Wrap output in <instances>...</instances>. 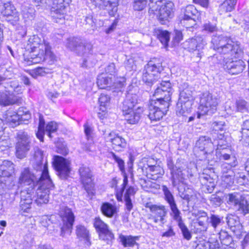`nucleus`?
I'll return each instance as SVG.
<instances>
[{
  "instance_id": "nucleus-7",
  "label": "nucleus",
  "mask_w": 249,
  "mask_h": 249,
  "mask_svg": "<svg viewBox=\"0 0 249 249\" xmlns=\"http://www.w3.org/2000/svg\"><path fill=\"white\" fill-rule=\"evenodd\" d=\"M66 46L78 55L86 57L91 54L92 51L91 43L74 37L67 39Z\"/></svg>"
},
{
  "instance_id": "nucleus-14",
  "label": "nucleus",
  "mask_w": 249,
  "mask_h": 249,
  "mask_svg": "<svg viewBox=\"0 0 249 249\" xmlns=\"http://www.w3.org/2000/svg\"><path fill=\"white\" fill-rule=\"evenodd\" d=\"M23 107H20L18 113L11 109L7 110L3 115L4 121L12 127H15L19 124L20 122L23 119L28 120L30 118V114L28 111H26L24 115L25 117H23V114H20V112L23 111ZM3 122V120L1 119ZM3 127L4 128V124L3 123ZM4 129H3V131Z\"/></svg>"
},
{
  "instance_id": "nucleus-42",
  "label": "nucleus",
  "mask_w": 249,
  "mask_h": 249,
  "mask_svg": "<svg viewBox=\"0 0 249 249\" xmlns=\"http://www.w3.org/2000/svg\"><path fill=\"white\" fill-rule=\"evenodd\" d=\"M191 101L193 103L192 91L189 88H186L182 90L179 95L178 99V105H180V103H184Z\"/></svg>"
},
{
  "instance_id": "nucleus-43",
  "label": "nucleus",
  "mask_w": 249,
  "mask_h": 249,
  "mask_svg": "<svg viewBox=\"0 0 249 249\" xmlns=\"http://www.w3.org/2000/svg\"><path fill=\"white\" fill-rule=\"evenodd\" d=\"M155 33L161 43L166 47L168 45L170 38L169 32L160 29H157Z\"/></svg>"
},
{
  "instance_id": "nucleus-24",
  "label": "nucleus",
  "mask_w": 249,
  "mask_h": 249,
  "mask_svg": "<svg viewBox=\"0 0 249 249\" xmlns=\"http://www.w3.org/2000/svg\"><path fill=\"white\" fill-rule=\"evenodd\" d=\"M23 102L22 98L19 95H16L13 92L5 91L0 92V105L7 106L13 104L19 105Z\"/></svg>"
},
{
  "instance_id": "nucleus-39",
  "label": "nucleus",
  "mask_w": 249,
  "mask_h": 249,
  "mask_svg": "<svg viewBox=\"0 0 249 249\" xmlns=\"http://www.w3.org/2000/svg\"><path fill=\"white\" fill-rule=\"evenodd\" d=\"M180 103L179 105L178 102L177 103V112L178 115L186 116L191 112L193 103L191 101Z\"/></svg>"
},
{
  "instance_id": "nucleus-45",
  "label": "nucleus",
  "mask_w": 249,
  "mask_h": 249,
  "mask_svg": "<svg viewBox=\"0 0 249 249\" xmlns=\"http://www.w3.org/2000/svg\"><path fill=\"white\" fill-rule=\"evenodd\" d=\"M236 0H225L220 5L219 10L222 13L231 12L234 8Z\"/></svg>"
},
{
  "instance_id": "nucleus-11",
  "label": "nucleus",
  "mask_w": 249,
  "mask_h": 249,
  "mask_svg": "<svg viewBox=\"0 0 249 249\" xmlns=\"http://www.w3.org/2000/svg\"><path fill=\"white\" fill-rule=\"evenodd\" d=\"M27 47L31 51L45 49L47 57L49 56L52 60L55 59V55L52 52L49 43L44 39H41L37 35H33L29 37L28 40Z\"/></svg>"
},
{
  "instance_id": "nucleus-10",
  "label": "nucleus",
  "mask_w": 249,
  "mask_h": 249,
  "mask_svg": "<svg viewBox=\"0 0 249 249\" xmlns=\"http://www.w3.org/2000/svg\"><path fill=\"white\" fill-rule=\"evenodd\" d=\"M16 155L19 159L23 158L30 149L31 139L27 132L20 130L16 135Z\"/></svg>"
},
{
  "instance_id": "nucleus-23",
  "label": "nucleus",
  "mask_w": 249,
  "mask_h": 249,
  "mask_svg": "<svg viewBox=\"0 0 249 249\" xmlns=\"http://www.w3.org/2000/svg\"><path fill=\"white\" fill-rule=\"evenodd\" d=\"M227 223L231 231L238 238H241L245 233L243 231V227L239 217L231 214H228L226 217Z\"/></svg>"
},
{
  "instance_id": "nucleus-28",
  "label": "nucleus",
  "mask_w": 249,
  "mask_h": 249,
  "mask_svg": "<svg viewBox=\"0 0 249 249\" xmlns=\"http://www.w3.org/2000/svg\"><path fill=\"white\" fill-rule=\"evenodd\" d=\"M221 159L225 160H231V162H225L222 164V172L224 174L229 173L233 174V172L232 170V169L235 167L238 164V161L236 157L233 155L224 153L221 154Z\"/></svg>"
},
{
  "instance_id": "nucleus-41",
  "label": "nucleus",
  "mask_w": 249,
  "mask_h": 249,
  "mask_svg": "<svg viewBox=\"0 0 249 249\" xmlns=\"http://www.w3.org/2000/svg\"><path fill=\"white\" fill-rule=\"evenodd\" d=\"M102 213L107 217H111L116 213V208L111 204L106 202L101 206Z\"/></svg>"
},
{
  "instance_id": "nucleus-40",
  "label": "nucleus",
  "mask_w": 249,
  "mask_h": 249,
  "mask_svg": "<svg viewBox=\"0 0 249 249\" xmlns=\"http://www.w3.org/2000/svg\"><path fill=\"white\" fill-rule=\"evenodd\" d=\"M94 3L96 6H98L100 9H104L105 7H110L113 6L112 11L116 12L117 8L115 3L111 0H91Z\"/></svg>"
},
{
  "instance_id": "nucleus-54",
  "label": "nucleus",
  "mask_w": 249,
  "mask_h": 249,
  "mask_svg": "<svg viewBox=\"0 0 249 249\" xmlns=\"http://www.w3.org/2000/svg\"><path fill=\"white\" fill-rule=\"evenodd\" d=\"M216 245L211 244L209 242H207L204 240L199 241L196 246L195 249H218V246L215 248H213V246Z\"/></svg>"
},
{
  "instance_id": "nucleus-55",
  "label": "nucleus",
  "mask_w": 249,
  "mask_h": 249,
  "mask_svg": "<svg viewBox=\"0 0 249 249\" xmlns=\"http://www.w3.org/2000/svg\"><path fill=\"white\" fill-rule=\"evenodd\" d=\"M146 0H134L133 9L136 11H142L146 7Z\"/></svg>"
},
{
  "instance_id": "nucleus-58",
  "label": "nucleus",
  "mask_w": 249,
  "mask_h": 249,
  "mask_svg": "<svg viewBox=\"0 0 249 249\" xmlns=\"http://www.w3.org/2000/svg\"><path fill=\"white\" fill-rule=\"evenodd\" d=\"M223 200H224V196L223 198H222L216 194L212 195L210 197L211 203L214 205L215 206H219L223 203Z\"/></svg>"
},
{
  "instance_id": "nucleus-33",
  "label": "nucleus",
  "mask_w": 249,
  "mask_h": 249,
  "mask_svg": "<svg viewBox=\"0 0 249 249\" xmlns=\"http://www.w3.org/2000/svg\"><path fill=\"white\" fill-rule=\"evenodd\" d=\"M14 171V164L10 161L5 160L0 164V177H9Z\"/></svg>"
},
{
  "instance_id": "nucleus-27",
  "label": "nucleus",
  "mask_w": 249,
  "mask_h": 249,
  "mask_svg": "<svg viewBox=\"0 0 249 249\" xmlns=\"http://www.w3.org/2000/svg\"><path fill=\"white\" fill-rule=\"evenodd\" d=\"M187 48L190 52L197 51L198 57H200L201 52L207 44L206 41L201 36H196L186 41Z\"/></svg>"
},
{
  "instance_id": "nucleus-52",
  "label": "nucleus",
  "mask_w": 249,
  "mask_h": 249,
  "mask_svg": "<svg viewBox=\"0 0 249 249\" xmlns=\"http://www.w3.org/2000/svg\"><path fill=\"white\" fill-rule=\"evenodd\" d=\"M58 129V124L55 122L48 123L45 127V132L50 138H52V134L55 132Z\"/></svg>"
},
{
  "instance_id": "nucleus-5",
  "label": "nucleus",
  "mask_w": 249,
  "mask_h": 249,
  "mask_svg": "<svg viewBox=\"0 0 249 249\" xmlns=\"http://www.w3.org/2000/svg\"><path fill=\"white\" fill-rule=\"evenodd\" d=\"M218 105V100L216 96L208 92L203 93L200 96L197 118L213 114L216 112Z\"/></svg>"
},
{
  "instance_id": "nucleus-16",
  "label": "nucleus",
  "mask_w": 249,
  "mask_h": 249,
  "mask_svg": "<svg viewBox=\"0 0 249 249\" xmlns=\"http://www.w3.org/2000/svg\"><path fill=\"white\" fill-rule=\"evenodd\" d=\"M115 76L111 74V76L107 73H102L98 76L97 84L100 89H105L107 87H115L121 88L124 86L125 80L121 78L120 80L115 79Z\"/></svg>"
},
{
  "instance_id": "nucleus-62",
  "label": "nucleus",
  "mask_w": 249,
  "mask_h": 249,
  "mask_svg": "<svg viewBox=\"0 0 249 249\" xmlns=\"http://www.w3.org/2000/svg\"><path fill=\"white\" fill-rule=\"evenodd\" d=\"M209 217L204 219H196V222L198 225L201 227L200 230L201 231H206L208 229V221Z\"/></svg>"
},
{
  "instance_id": "nucleus-8",
  "label": "nucleus",
  "mask_w": 249,
  "mask_h": 249,
  "mask_svg": "<svg viewBox=\"0 0 249 249\" xmlns=\"http://www.w3.org/2000/svg\"><path fill=\"white\" fill-rule=\"evenodd\" d=\"M80 179L88 196L91 199L94 196L95 192L93 178L90 169L87 166L82 165L79 169Z\"/></svg>"
},
{
  "instance_id": "nucleus-48",
  "label": "nucleus",
  "mask_w": 249,
  "mask_h": 249,
  "mask_svg": "<svg viewBox=\"0 0 249 249\" xmlns=\"http://www.w3.org/2000/svg\"><path fill=\"white\" fill-rule=\"evenodd\" d=\"M127 183V177L125 176L124 178L123 183L122 185L121 188H117L116 189V197L118 201H123V193Z\"/></svg>"
},
{
  "instance_id": "nucleus-46",
  "label": "nucleus",
  "mask_w": 249,
  "mask_h": 249,
  "mask_svg": "<svg viewBox=\"0 0 249 249\" xmlns=\"http://www.w3.org/2000/svg\"><path fill=\"white\" fill-rule=\"evenodd\" d=\"M218 235L219 240L223 245L230 246L233 242L232 238L226 231L221 230L218 233Z\"/></svg>"
},
{
  "instance_id": "nucleus-4",
  "label": "nucleus",
  "mask_w": 249,
  "mask_h": 249,
  "mask_svg": "<svg viewBox=\"0 0 249 249\" xmlns=\"http://www.w3.org/2000/svg\"><path fill=\"white\" fill-rule=\"evenodd\" d=\"M167 165L170 171L171 180L174 187L182 183L187 178L193 176L191 169L180 161H177L175 164L171 158L167 159Z\"/></svg>"
},
{
  "instance_id": "nucleus-12",
  "label": "nucleus",
  "mask_w": 249,
  "mask_h": 249,
  "mask_svg": "<svg viewBox=\"0 0 249 249\" xmlns=\"http://www.w3.org/2000/svg\"><path fill=\"white\" fill-rule=\"evenodd\" d=\"M144 207L149 209L151 214L149 218L152 219L155 223H165V217L167 214V210L164 205L154 204L149 202L144 204Z\"/></svg>"
},
{
  "instance_id": "nucleus-61",
  "label": "nucleus",
  "mask_w": 249,
  "mask_h": 249,
  "mask_svg": "<svg viewBox=\"0 0 249 249\" xmlns=\"http://www.w3.org/2000/svg\"><path fill=\"white\" fill-rule=\"evenodd\" d=\"M46 69L42 67H38L33 70L31 72V75L34 77H36L38 76H44L47 72L46 71Z\"/></svg>"
},
{
  "instance_id": "nucleus-6",
  "label": "nucleus",
  "mask_w": 249,
  "mask_h": 249,
  "mask_svg": "<svg viewBox=\"0 0 249 249\" xmlns=\"http://www.w3.org/2000/svg\"><path fill=\"white\" fill-rule=\"evenodd\" d=\"M224 201L228 205L234 207L239 213L245 215L249 212L248 202L244 196L239 193L225 194Z\"/></svg>"
},
{
  "instance_id": "nucleus-17",
  "label": "nucleus",
  "mask_w": 249,
  "mask_h": 249,
  "mask_svg": "<svg viewBox=\"0 0 249 249\" xmlns=\"http://www.w3.org/2000/svg\"><path fill=\"white\" fill-rule=\"evenodd\" d=\"M215 149V143L206 136H200L196 141L194 148L195 152H201L204 155L210 154Z\"/></svg>"
},
{
  "instance_id": "nucleus-20",
  "label": "nucleus",
  "mask_w": 249,
  "mask_h": 249,
  "mask_svg": "<svg viewBox=\"0 0 249 249\" xmlns=\"http://www.w3.org/2000/svg\"><path fill=\"white\" fill-rule=\"evenodd\" d=\"M93 224L98 232L100 239L106 242L107 244H109L114 239V234L109 230L108 226L100 218H95Z\"/></svg>"
},
{
  "instance_id": "nucleus-38",
  "label": "nucleus",
  "mask_w": 249,
  "mask_h": 249,
  "mask_svg": "<svg viewBox=\"0 0 249 249\" xmlns=\"http://www.w3.org/2000/svg\"><path fill=\"white\" fill-rule=\"evenodd\" d=\"M136 193L135 189L131 186L128 187L124 193V200L127 210L130 212L133 208L131 197L134 196Z\"/></svg>"
},
{
  "instance_id": "nucleus-37",
  "label": "nucleus",
  "mask_w": 249,
  "mask_h": 249,
  "mask_svg": "<svg viewBox=\"0 0 249 249\" xmlns=\"http://www.w3.org/2000/svg\"><path fill=\"white\" fill-rule=\"evenodd\" d=\"M137 103L135 96L128 94L123 102L122 110L123 112L134 110L133 108Z\"/></svg>"
},
{
  "instance_id": "nucleus-57",
  "label": "nucleus",
  "mask_w": 249,
  "mask_h": 249,
  "mask_svg": "<svg viewBox=\"0 0 249 249\" xmlns=\"http://www.w3.org/2000/svg\"><path fill=\"white\" fill-rule=\"evenodd\" d=\"M203 30L208 33H213L217 31V28L216 24H213L208 21L203 25Z\"/></svg>"
},
{
  "instance_id": "nucleus-30",
  "label": "nucleus",
  "mask_w": 249,
  "mask_h": 249,
  "mask_svg": "<svg viewBox=\"0 0 249 249\" xmlns=\"http://www.w3.org/2000/svg\"><path fill=\"white\" fill-rule=\"evenodd\" d=\"M245 67V64L241 59L227 61L224 65L225 69H227L228 72L231 74H237L242 72Z\"/></svg>"
},
{
  "instance_id": "nucleus-31",
  "label": "nucleus",
  "mask_w": 249,
  "mask_h": 249,
  "mask_svg": "<svg viewBox=\"0 0 249 249\" xmlns=\"http://www.w3.org/2000/svg\"><path fill=\"white\" fill-rule=\"evenodd\" d=\"M76 234L78 238L83 241L86 247H89L91 245L89 232L85 226L81 225L77 226Z\"/></svg>"
},
{
  "instance_id": "nucleus-1",
  "label": "nucleus",
  "mask_w": 249,
  "mask_h": 249,
  "mask_svg": "<svg viewBox=\"0 0 249 249\" xmlns=\"http://www.w3.org/2000/svg\"><path fill=\"white\" fill-rule=\"evenodd\" d=\"M34 173L29 168H24L18 178L19 187L24 189L20 192V208L22 213H29L33 202L32 196L36 190L37 204H46L49 202L50 190L53 185L49 175L47 162L44 159L43 152L39 149L35 151L32 161Z\"/></svg>"
},
{
  "instance_id": "nucleus-21",
  "label": "nucleus",
  "mask_w": 249,
  "mask_h": 249,
  "mask_svg": "<svg viewBox=\"0 0 249 249\" xmlns=\"http://www.w3.org/2000/svg\"><path fill=\"white\" fill-rule=\"evenodd\" d=\"M174 4L173 2L169 1L166 2L164 5H162L159 9L155 7L154 5H151V8L152 11H156V14L159 18V19L161 22V24H164V21L167 20L168 18H171L173 15V7Z\"/></svg>"
},
{
  "instance_id": "nucleus-22",
  "label": "nucleus",
  "mask_w": 249,
  "mask_h": 249,
  "mask_svg": "<svg viewBox=\"0 0 249 249\" xmlns=\"http://www.w3.org/2000/svg\"><path fill=\"white\" fill-rule=\"evenodd\" d=\"M0 10L7 21L16 22L19 20V14L12 3H4L0 6Z\"/></svg>"
},
{
  "instance_id": "nucleus-29",
  "label": "nucleus",
  "mask_w": 249,
  "mask_h": 249,
  "mask_svg": "<svg viewBox=\"0 0 249 249\" xmlns=\"http://www.w3.org/2000/svg\"><path fill=\"white\" fill-rule=\"evenodd\" d=\"M151 161L148 160L146 165L143 166L146 170V176L148 178L156 180L164 174V170L159 165L155 166L150 164Z\"/></svg>"
},
{
  "instance_id": "nucleus-15",
  "label": "nucleus",
  "mask_w": 249,
  "mask_h": 249,
  "mask_svg": "<svg viewBox=\"0 0 249 249\" xmlns=\"http://www.w3.org/2000/svg\"><path fill=\"white\" fill-rule=\"evenodd\" d=\"M60 214L62 218L63 223L61 228L60 235L64 237L66 234L70 235L71 234L74 221V216L72 211L67 207L61 209Z\"/></svg>"
},
{
  "instance_id": "nucleus-18",
  "label": "nucleus",
  "mask_w": 249,
  "mask_h": 249,
  "mask_svg": "<svg viewBox=\"0 0 249 249\" xmlns=\"http://www.w3.org/2000/svg\"><path fill=\"white\" fill-rule=\"evenodd\" d=\"M183 17L180 23L186 28L193 27L196 24V18L198 12L193 5H188L181 9Z\"/></svg>"
},
{
  "instance_id": "nucleus-44",
  "label": "nucleus",
  "mask_w": 249,
  "mask_h": 249,
  "mask_svg": "<svg viewBox=\"0 0 249 249\" xmlns=\"http://www.w3.org/2000/svg\"><path fill=\"white\" fill-rule=\"evenodd\" d=\"M171 212L170 216L172 218L178 223V225L183 222L182 221L181 213L177 207V204L169 206Z\"/></svg>"
},
{
  "instance_id": "nucleus-36",
  "label": "nucleus",
  "mask_w": 249,
  "mask_h": 249,
  "mask_svg": "<svg viewBox=\"0 0 249 249\" xmlns=\"http://www.w3.org/2000/svg\"><path fill=\"white\" fill-rule=\"evenodd\" d=\"M35 10L30 5L24 4L21 6V14L25 22L32 20L35 16Z\"/></svg>"
},
{
  "instance_id": "nucleus-34",
  "label": "nucleus",
  "mask_w": 249,
  "mask_h": 249,
  "mask_svg": "<svg viewBox=\"0 0 249 249\" xmlns=\"http://www.w3.org/2000/svg\"><path fill=\"white\" fill-rule=\"evenodd\" d=\"M200 179L202 183L204 184V187L206 189L207 192L212 193L215 186L214 179L205 173H203L200 176Z\"/></svg>"
},
{
  "instance_id": "nucleus-47",
  "label": "nucleus",
  "mask_w": 249,
  "mask_h": 249,
  "mask_svg": "<svg viewBox=\"0 0 249 249\" xmlns=\"http://www.w3.org/2000/svg\"><path fill=\"white\" fill-rule=\"evenodd\" d=\"M162 190L164 195V199L168 203L169 206L176 204L174 196L165 185L162 186Z\"/></svg>"
},
{
  "instance_id": "nucleus-26",
  "label": "nucleus",
  "mask_w": 249,
  "mask_h": 249,
  "mask_svg": "<svg viewBox=\"0 0 249 249\" xmlns=\"http://www.w3.org/2000/svg\"><path fill=\"white\" fill-rule=\"evenodd\" d=\"M105 137L107 141L112 143L113 148L116 151H121L126 146L125 139L114 132L105 134Z\"/></svg>"
},
{
  "instance_id": "nucleus-3",
  "label": "nucleus",
  "mask_w": 249,
  "mask_h": 249,
  "mask_svg": "<svg viewBox=\"0 0 249 249\" xmlns=\"http://www.w3.org/2000/svg\"><path fill=\"white\" fill-rule=\"evenodd\" d=\"M211 43L213 49L222 54H230L236 58L242 53L238 42H233L230 38L223 35L213 36Z\"/></svg>"
},
{
  "instance_id": "nucleus-2",
  "label": "nucleus",
  "mask_w": 249,
  "mask_h": 249,
  "mask_svg": "<svg viewBox=\"0 0 249 249\" xmlns=\"http://www.w3.org/2000/svg\"><path fill=\"white\" fill-rule=\"evenodd\" d=\"M172 88L169 81H162L155 91L154 99L150 101L148 116L151 122L160 121L169 106Z\"/></svg>"
},
{
  "instance_id": "nucleus-49",
  "label": "nucleus",
  "mask_w": 249,
  "mask_h": 249,
  "mask_svg": "<svg viewBox=\"0 0 249 249\" xmlns=\"http://www.w3.org/2000/svg\"><path fill=\"white\" fill-rule=\"evenodd\" d=\"M110 101V97L108 95L102 93L99 98V103L100 107V110L104 112L106 110L107 107Z\"/></svg>"
},
{
  "instance_id": "nucleus-50",
  "label": "nucleus",
  "mask_w": 249,
  "mask_h": 249,
  "mask_svg": "<svg viewBox=\"0 0 249 249\" xmlns=\"http://www.w3.org/2000/svg\"><path fill=\"white\" fill-rule=\"evenodd\" d=\"M218 140H214L213 142L215 143V148L216 147V149H225L226 146L228 145V142L226 141V139L222 134H219L217 137Z\"/></svg>"
},
{
  "instance_id": "nucleus-53",
  "label": "nucleus",
  "mask_w": 249,
  "mask_h": 249,
  "mask_svg": "<svg viewBox=\"0 0 249 249\" xmlns=\"http://www.w3.org/2000/svg\"><path fill=\"white\" fill-rule=\"evenodd\" d=\"M178 226L182 232L183 237L187 240H190L192 238V234L184 223H181L178 225Z\"/></svg>"
},
{
  "instance_id": "nucleus-56",
  "label": "nucleus",
  "mask_w": 249,
  "mask_h": 249,
  "mask_svg": "<svg viewBox=\"0 0 249 249\" xmlns=\"http://www.w3.org/2000/svg\"><path fill=\"white\" fill-rule=\"evenodd\" d=\"M236 110L238 111L243 112L247 110L248 103L244 100L239 99L236 101Z\"/></svg>"
},
{
  "instance_id": "nucleus-60",
  "label": "nucleus",
  "mask_w": 249,
  "mask_h": 249,
  "mask_svg": "<svg viewBox=\"0 0 249 249\" xmlns=\"http://www.w3.org/2000/svg\"><path fill=\"white\" fill-rule=\"evenodd\" d=\"M212 126L215 131H222L225 129V123L224 121L214 122L212 124Z\"/></svg>"
},
{
  "instance_id": "nucleus-35",
  "label": "nucleus",
  "mask_w": 249,
  "mask_h": 249,
  "mask_svg": "<svg viewBox=\"0 0 249 249\" xmlns=\"http://www.w3.org/2000/svg\"><path fill=\"white\" fill-rule=\"evenodd\" d=\"M119 238L120 242L124 248L133 247L135 245L138 244L136 241L139 239V236L124 235L122 234H119Z\"/></svg>"
},
{
  "instance_id": "nucleus-13",
  "label": "nucleus",
  "mask_w": 249,
  "mask_h": 249,
  "mask_svg": "<svg viewBox=\"0 0 249 249\" xmlns=\"http://www.w3.org/2000/svg\"><path fill=\"white\" fill-rule=\"evenodd\" d=\"M160 63L154 64L149 62L145 67L143 72L142 80L148 85H151L160 78V72L162 70Z\"/></svg>"
},
{
  "instance_id": "nucleus-19",
  "label": "nucleus",
  "mask_w": 249,
  "mask_h": 249,
  "mask_svg": "<svg viewBox=\"0 0 249 249\" xmlns=\"http://www.w3.org/2000/svg\"><path fill=\"white\" fill-rule=\"evenodd\" d=\"M53 164L61 178L66 179L69 176L71 171L69 160L62 157L56 156L54 157Z\"/></svg>"
},
{
  "instance_id": "nucleus-63",
  "label": "nucleus",
  "mask_w": 249,
  "mask_h": 249,
  "mask_svg": "<svg viewBox=\"0 0 249 249\" xmlns=\"http://www.w3.org/2000/svg\"><path fill=\"white\" fill-rule=\"evenodd\" d=\"M234 178L237 180V183L240 185L244 184L246 183L245 180L246 177L243 173H238L237 174H235L233 173Z\"/></svg>"
},
{
  "instance_id": "nucleus-9",
  "label": "nucleus",
  "mask_w": 249,
  "mask_h": 249,
  "mask_svg": "<svg viewBox=\"0 0 249 249\" xmlns=\"http://www.w3.org/2000/svg\"><path fill=\"white\" fill-rule=\"evenodd\" d=\"M71 0H45V3L51 7L52 17L56 22L63 20L66 13L64 2L68 3Z\"/></svg>"
},
{
  "instance_id": "nucleus-51",
  "label": "nucleus",
  "mask_w": 249,
  "mask_h": 249,
  "mask_svg": "<svg viewBox=\"0 0 249 249\" xmlns=\"http://www.w3.org/2000/svg\"><path fill=\"white\" fill-rule=\"evenodd\" d=\"M209 219L210 220V223L212 226L215 230L217 227L219 226H222L224 223L223 218L220 217L217 215L212 214L210 217L209 218Z\"/></svg>"
},
{
  "instance_id": "nucleus-32",
  "label": "nucleus",
  "mask_w": 249,
  "mask_h": 249,
  "mask_svg": "<svg viewBox=\"0 0 249 249\" xmlns=\"http://www.w3.org/2000/svg\"><path fill=\"white\" fill-rule=\"evenodd\" d=\"M142 112V108L138 107L137 109L123 112L125 121L128 124H137Z\"/></svg>"
},
{
  "instance_id": "nucleus-64",
  "label": "nucleus",
  "mask_w": 249,
  "mask_h": 249,
  "mask_svg": "<svg viewBox=\"0 0 249 249\" xmlns=\"http://www.w3.org/2000/svg\"><path fill=\"white\" fill-rule=\"evenodd\" d=\"M124 66L125 69L128 71H131V70H134L135 68L134 59L132 58L127 59L124 62Z\"/></svg>"
},
{
  "instance_id": "nucleus-59",
  "label": "nucleus",
  "mask_w": 249,
  "mask_h": 249,
  "mask_svg": "<svg viewBox=\"0 0 249 249\" xmlns=\"http://www.w3.org/2000/svg\"><path fill=\"white\" fill-rule=\"evenodd\" d=\"M233 174H226L223 176V181L226 184V187L231 186L234 183Z\"/></svg>"
},
{
  "instance_id": "nucleus-25",
  "label": "nucleus",
  "mask_w": 249,
  "mask_h": 249,
  "mask_svg": "<svg viewBox=\"0 0 249 249\" xmlns=\"http://www.w3.org/2000/svg\"><path fill=\"white\" fill-rule=\"evenodd\" d=\"M45 60H47L48 63L52 64L56 60V57L54 60H51L49 57H47L45 52V49L36 50V51H31L30 58L27 61L28 65L33 64H38L41 63Z\"/></svg>"
}]
</instances>
